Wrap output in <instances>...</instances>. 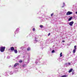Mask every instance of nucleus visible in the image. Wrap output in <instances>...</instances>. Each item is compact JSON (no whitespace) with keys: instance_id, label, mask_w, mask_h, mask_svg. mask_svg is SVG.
Listing matches in <instances>:
<instances>
[{"instance_id":"1","label":"nucleus","mask_w":77,"mask_h":77,"mask_svg":"<svg viewBox=\"0 0 77 77\" xmlns=\"http://www.w3.org/2000/svg\"><path fill=\"white\" fill-rule=\"evenodd\" d=\"M6 48L5 47H0V51L1 52H4Z\"/></svg>"},{"instance_id":"2","label":"nucleus","mask_w":77,"mask_h":77,"mask_svg":"<svg viewBox=\"0 0 77 77\" xmlns=\"http://www.w3.org/2000/svg\"><path fill=\"white\" fill-rule=\"evenodd\" d=\"M72 14V12L70 11H68L66 14L67 15H71Z\"/></svg>"},{"instance_id":"3","label":"nucleus","mask_w":77,"mask_h":77,"mask_svg":"<svg viewBox=\"0 0 77 77\" xmlns=\"http://www.w3.org/2000/svg\"><path fill=\"white\" fill-rule=\"evenodd\" d=\"M73 24H74V21H72L69 23V24L70 26H72Z\"/></svg>"},{"instance_id":"4","label":"nucleus","mask_w":77,"mask_h":77,"mask_svg":"<svg viewBox=\"0 0 77 77\" xmlns=\"http://www.w3.org/2000/svg\"><path fill=\"white\" fill-rule=\"evenodd\" d=\"M20 65V63H16L14 65V67H15L16 66H17V65Z\"/></svg>"},{"instance_id":"5","label":"nucleus","mask_w":77,"mask_h":77,"mask_svg":"<svg viewBox=\"0 0 77 77\" xmlns=\"http://www.w3.org/2000/svg\"><path fill=\"white\" fill-rule=\"evenodd\" d=\"M72 70H73V69H71L69 71V73H71V72H72Z\"/></svg>"},{"instance_id":"6","label":"nucleus","mask_w":77,"mask_h":77,"mask_svg":"<svg viewBox=\"0 0 77 77\" xmlns=\"http://www.w3.org/2000/svg\"><path fill=\"white\" fill-rule=\"evenodd\" d=\"M11 51H14V48L13 47H11Z\"/></svg>"},{"instance_id":"7","label":"nucleus","mask_w":77,"mask_h":77,"mask_svg":"<svg viewBox=\"0 0 77 77\" xmlns=\"http://www.w3.org/2000/svg\"><path fill=\"white\" fill-rule=\"evenodd\" d=\"M72 17H71L68 20V21H71V20H72Z\"/></svg>"},{"instance_id":"8","label":"nucleus","mask_w":77,"mask_h":77,"mask_svg":"<svg viewBox=\"0 0 77 77\" xmlns=\"http://www.w3.org/2000/svg\"><path fill=\"white\" fill-rule=\"evenodd\" d=\"M14 52L15 53H17L18 52V51H17V50H14Z\"/></svg>"},{"instance_id":"9","label":"nucleus","mask_w":77,"mask_h":77,"mask_svg":"<svg viewBox=\"0 0 77 77\" xmlns=\"http://www.w3.org/2000/svg\"><path fill=\"white\" fill-rule=\"evenodd\" d=\"M76 51V49L73 50V53H75V52Z\"/></svg>"},{"instance_id":"10","label":"nucleus","mask_w":77,"mask_h":77,"mask_svg":"<svg viewBox=\"0 0 77 77\" xmlns=\"http://www.w3.org/2000/svg\"><path fill=\"white\" fill-rule=\"evenodd\" d=\"M27 51H29V50H30V48H28L27 49Z\"/></svg>"},{"instance_id":"11","label":"nucleus","mask_w":77,"mask_h":77,"mask_svg":"<svg viewBox=\"0 0 77 77\" xmlns=\"http://www.w3.org/2000/svg\"><path fill=\"white\" fill-rule=\"evenodd\" d=\"M77 46L76 45H75L74 46V50H76L77 49V48H76Z\"/></svg>"},{"instance_id":"12","label":"nucleus","mask_w":77,"mask_h":77,"mask_svg":"<svg viewBox=\"0 0 77 77\" xmlns=\"http://www.w3.org/2000/svg\"><path fill=\"white\" fill-rule=\"evenodd\" d=\"M20 63H22L23 62V60H20V61H19Z\"/></svg>"},{"instance_id":"13","label":"nucleus","mask_w":77,"mask_h":77,"mask_svg":"<svg viewBox=\"0 0 77 77\" xmlns=\"http://www.w3.org/2000/svg\"><path fill=\"white\" fill-rule=\"evenodd\" d=\"M60 57H62V53L61 52L60 53Z\"/></svg>"},{"instance_id":"14","label":"nucleus","mask_w":77,"mask_h":77,"mask_svg":"<svg viewBox=\"0 0 77 77\" xmlns=\"http://www.w3.org/2000/svg\"><path fill=\"white\" fill-rule=\"evenodd\" d=\"M40 27L41 28H42V27H43V25H40Z\"/></svg>"},{"instance_id":"15","label":"nucleus","mask_w":77,"mask_h":77,"mask_svg":"<svg viewBox=\"0 0 77 77\" xmlns=\"http://www.w3.org/2000/svg\"><path fill=\"white\" fill-rule=\"evenodd\" d=\"M54 15V14L53 13H52L51 14V17H53V16Z\"/></svg>"},{"instance_id":"16","label":"nucleus","mask_w":77,"mask_h":77,"mask_svg":"<svg viewBox=\"0 0 77 77\" xmlns=\"http://www.w3.org/2000/svg\"><path fill=\"white\" fill-rule=\"evenodd\" d=\"M52 53H54V50H53L52 51Z\"/></svg>"},{"instance_id":"17","label":"nucleus","mask_w":77,"mask_h":77,"mask_svg":"<svg viewBox=\"0 0 77 77\" xmlns=\"http://www.w3.org/2000/svg\"><path fill=\"white\" fill-rule=\"evenodd\" d=\"M35 31V28H33V31L34 32Z\"/></svg>"},{"instance_id":"18","label":"nucleus","mask_w":77,"mask_h":77,"mask_svg":"<svg viewBox=\"0 0 77 77\" xmlns=\"http://www.w3.org/2000/svg\"><path fill=\"white\" fill-rule=\"evenodd\" d=\"M25 66H26V65L24 64V65H23V67Z\"/></svg>"},{"instance_id":"19","label":"nucleus","mask_w":77,"mask_h":77,"mask_svg":"<svg viewBox=\"0 0 77 77\" xmlns=\"http://www.w3.org/2000/svg\"><path fill=\"white\" fill-rule=\"evenodd\" d=\"M50 33H49L48 35V36H50Z\"/></svg>"},{"instance_id":"20","label":"nucleus","mask_w":77,"mask_h":77,"mask_svg":"<svg viewBox=\"0 0 77 77\" xmlns=\"http://www.w3.org/2000/svg\"><path fill=\"white\" fill-rule=\"evenodd\" d=\"M62 42H65V41L64 40H63L62 41Z\"/></svg>"},{"instance_id":"21","label":"nucleus","mask_w":77,"mask_h":77,"mask_svg":"<svg viewBox=\"0 0 77 77\" xmlns=\"http://www.w3.org/2000/svg\"><path fill=\"white\" fill-rule=\"evenodd\" d=\"M35 41H36V42H38V40H36V39H35Z\"/></svg>"},{"instance_id":"22","label":"nucleus","mask_w":77,"mask_h":77,"mask_svg":"<svg viewBox=\"0 0 77 77\" xmlns=\"http://www.w3.org/2000/svg\"><path fill=\"white\" fill-rule=\"evenodd\" d=\"M68 65H71V63H69Z\"/></svg>"},{"instance_id":"23","label":"nucleus","mask_w":77,"mask_h":77,"mask_svg":"<svg viewBox=\"0 0 77 77\" xmlns=\"http://www.w3.org/2000/svg\"><path fill=\"white\" fill-rule=\"evenodd\" d=\"M75 13L76 14H77V11H76Z\"/></svg>"}]
</instances>
